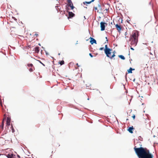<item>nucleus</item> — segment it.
Returning <instances> with one entry per match:
<instances>
[{
  "label": "nucleus",
  "instance_id": "21",
  "mask_svg": "<svg viewBox=\"0 0 158 158\" xmlns=\"http://www.w3.org/2000/svg\"><path fill=\"white\" fill-rule=\"evenodd\" d=\"M132 117L134 119H135V114H133L132 116Z\"/></svg>",
  "mask_w": 158,
  "mask_h": 158
},
{
  "label": "nucleus",
  "instance_id": "24",
  "mask_svg": "<svg viewBox=\"0 0 158 158\" xmlns=\"http://www.w3.org/2000/svg\"><path fill=\"white\" fill-rule=\"evenodd\" d=\"M89 55L91 57H93V56L92 55V54L90 53L89 54Z\"/></svg>",
  "mask_w": 158,
  "mask_h": 158
},
{
  "label": "nucleus",
  "instance_id": "33",
  "mask_svg": "<svg viewBox=\"0 0 158 158\" xmlns=\"http://www.w3.org/2000/svg\"><path fill=\"white\" fill-rule=\"evenodd\" d=\"M129 120V119L128 118H127V120Z\"/></svg>",
  "mask_w": 158,
  "mask_h": 158
},
{
  "label": "nucleus",
  "instance_id": "4",
  "mask_svg": "<svg viewBox=\"0 0 158 158\" xmlns=\"http://www.w3.org/2000/svg\"><path fill=\"white\" fill-rule=\"evenodd\" d=\"M10 119L9 117H7L6 119V129L9 130V127L10 126Z\"/></svg>",
  "mask_w": 158,
  "mask_h": 158
},
{
  "label": "nucleus",
  "instance_id": "3",
  "mask_svg": "<svg viewBox=\"0 0 158 158\" xmlns=\"http://www.w3.org/2000/svg\"><path fill=\"white\" fill-rule=\"evenodd\" d=\"M104 50L106 56L110 59H112L115 56V54L114 52L112 56H111V51H112V49L108 48L107 45H105V49Z\"/></svg>",
  "mask_w": 158,
  "mask_h": 158
},
{
  "label": "nucleus",
  "instance_id": "12",
  "mask_svg": "<svg viewBox=\"0 0 158 158\" xmlns=\"http://www.w3.org/2000/svg\"><path fill=\"white\" fill-rule=\"evenodd\" d=\"M35 52L36 53H38L39 52V48L36 47L35 48Z\"/></svg>",
  "mask_w": 158,
  "mask_h": 158
},
{
  "label": "nucleus",
  "instance_id": "7",
  "mask_svg": "<svg viewBox=\"0 0 158 158\" xmlns=\"http://www.w3.org/2000/svg\"><path fill=\"white\" fill-rule=\"evenodd\" d=\"M67 2H68V6L70 7L71 8V9H73L74 7L73 6V4L71 0H66Z\"/></svg>",
  "mask_w": 158,
  "mask_h": 158
},
{
  "label": "nucleus",
  "instance_id": "23",
  "mask_svg": "<svg viewBox=\"0 0 158 158\" xmlns=\"http://www.w3.org/2000/svg\"><path fill=\"white\" fill-rule=\"evenodd\" d=\"M3 116H4V118H5L6 119V114H4L3 115Z\"/></svg>",
  "mask_w": 158,
  "mask_h": 158
},
{
  "label": "nucleus",
  "instance_id": "27",
  "mask_svg": "<svg viewBox=\"0 0 158 158\" xmlns=\"http://www.w3.org/2000/svg\"><path fill=\"white\" fill-rule=\"evenodd\" d=\"M34 35H36V36H37L38 35V34H37L36 33H35V34Z\"/></svg>",
  "mask_w": 158,
  "mask_h": 158
},
{
  "label": "nucleus",
  "instance_id": "25",
  "mask_svg": "<svg viewBox=\"0 0 158 158\" xmlns=\"http://www.w3.org/2000/svg\"><path fill=\"white\" fill-rule=\"evenodd\" d=\"M131 49L133 50H134V49L133 48H131Z\"/></svg>",
  "mask_w": 158,
  "mask_h": 158
},
{
  "label": "nucleus",
  "instance_id": "26",
  "mask_svg": "<svg viewBox=\"0 0 158 158\" xmlns=\"http://www.w3.org/2000/svg\"><path fill=\"white\" fill-rule=\"evenodd\" d=\"M94 8L95 10H97V7H94Z\"/></svg>",
  "mask_w": 158,
  "mask_h": 158
},
{
  "label": "nucleus",
  "instance_id": "6",
  "mask_svg": "<svg viewBox=\"0 0 158 158\" xmlns=\"http://www.w3.org/2000/svg\"><path fill=\"white\" fill-rule=\"evenodd\" d=\"M107 25V24L105 22H101L100 23V27L101 31H103L105 30V27Z\"/></svg>",
  "mask_w": 158,
  "mask_h": 158
},
{
  "label": "nucleus",
  "instance_id": "14",
  "mask_svg": "<svg viewBox=\"0 0 158 158\" xmlns=\"http://www.w3.org/2000/svg\"><path fill=\"white\" fill-rule=\"evenodd\" d=\"M2 128H1V131H3V127L4 126V122H3V121H2Z\"/></svg>",
  "mask_w": 158,
  "mask_h": 158
},
{
  "label": "nucleus",
  "instance_id": "10",
  "mask_svg": "<svg viewBox=\"0 0 158 158\" xmlns=\"http://www.w3.org/2000/svg\"><path fill=\"white\" fill-rule=\"evenodd\" d=\"M69 17L68 18H72L75 15L72 12H69Z\"/></svg>",
  "mask_w": 158,
  "mask_h": 158
},
{
  "label": "nucleus",
  "instance_id": "31",
  "mask_svg": "<svg viewBox=\"0 0 158 158\" xmlns=\"http://www.w3.org/2000/svg\"><path fill=\"white\" fill-rule=\"evenodd\" d=\"M40 62L43 65L44 64L41 61H40Z\"/></svg>",
  "mask_w": 158,
  "mask_h": 158
},
{
  "label": "nucleus",
  "instance_id": "2",
  "mask_svg": "<svg viewBox=\"0 0 158 158\" xmlns=\"http://www.w3.org/2000/svg\"><path fill=\"white\" fill-rule=\"evenodd\" d=\"M139 32L136 30L132 31L130 37L131 45L133 46H135L138 42V38L139 36Z\"/></svg>",
  "mask_w": 158,
  "mask_h": 158
},
{
  "label": "nucleus",
  "instance_id": "1",
  "mask_svg": "<svg viewBox=\"0 0 158 158\" xmlns=\"http://www.w3.org/2000/svg\"><path fill=\"white\" fill-rule=\"evenodd\" d=\"M134 149L139 158H153V155L147 148L140 147L139 148L135 146Z\"/></svg>",
  "mask_w": 158,
  "mask_h": 158
},
{
  "label": "nucleus",
  "instance_id": "30",
  "mask_svg": "<svg viewBox=\"0 0 158 158\" xmlns=\"http://www.w3.org/2000/svg\"><path fill=\"white\" fill-rule=\"evenodd\" d=\"M2 128V125H0V128L1 129Z\"/></svg>",
  "mask_w": 158,
  "mask_h": 158
},
{
  "label": "nucleus",
  "instance_id": "19",
  "mask_svg": "<svg viewBox=\"0 0 158 158\" xmlns=\"http://www.w3.org/2000/svg\"><path fill=\"white\" fill-rule=\"evenodd\" d=\"M10 128H11V130H12V132H14V129H13V126L12 125H11L10 126Z\"/></svg>",
  "mask_w": 158,
  "mask_h": 158
},
{
  "label": "nucleus",
  "instance_id": "28",
  "mask_svg": "<svg viewBox=\"0 0 158 158\" xmlns=\"http://www.w3.org/2000/svg\"><path fill=\"white\" fill-rule=\"evenodd\" d=\"M6 120V118H3V120H2V121H3V122H4V120Z\"/></svg>",
  "mask_w": 158,
  "mask_h": 158
},
{
  "label": "nucleus",
  "instance_id": "17",
  "mask_svg": "<svg viewBox=\"0 0 158 158\" xmlns=\"http://www.w3.org/2000/svg\"><path fill=\"white\" fill-rule=\"evenodd\" d=\"M59 63L61 65H62L64 64V60H61L60 62Z\"/></svg>",
  "mask_w": 158,
  "mask_h": 158
},
{
  "label": "nucleus",
  "instance_id": "20",
  "mask_svg": "<svg viewBox=\"0 0 158 158\" xmlns=\"http://www.w3.org/2000/svg\"><path fill=\"white\" fill-rule=\"evenodd\" d=\"M12 156H13L12 154H11V155L8 154L7 156L8 157V158H12Z\"/></svg>",
  "mask_w": 158,
  "mask_h": 158
},
{
  "label": "nucleus",
  "instance_id": "9",
  "mask_svg": "<svg viewBox=\"0 0 158 158\" xmlns=\"http://www.w3.org/2000/svg\"><path fill=\"white\" fill-rule=\"evenodd\" d=\"M90 43L91 44H93L94 43L97 44L96 41L94 39L91 37H90Z\"/></svg>",
  "mask_w": 158,
  "mask_h": 158
},
{
  "label": "nucleus",
  "instance_id": "18",
  "mask_svg": "<svg viewBox=\"0 0 158 158\" xmlns=\"http://www.w3.org/2000/svg\"><path fill=\"white\" fill-rule=\"evenodd\" d=\"M0 104H1V106L2 107V112H3V113H4V109L3 108V106H2V103L1 102Z\"/></svg>",
  "mask_w": 158,
  "mask_h": 158
},
{
  "label": "nucleus",
  "instance_id": "34",
  "mask_svg": "<svg viewBox=\"0 0 158 158\" xmlns=\"http://www.w3.org/2000/svg\"><path fill=\"white\" fill-rule=\"evenodd\" d=\"M60 55V53H59L58 54V55Z\"/></svg>",
  "mask_w": 158,
  "mask_h": 158
},
{
  "label": "nucleus",
  "instance_id": "15",
  "mask_svg": "<svg viewBox=\"0 0 158 158\" xmlns=\"http://www.w3.org/2000/svg\"><path fill=\"white\" fill-rule=\"evenodd\" d=\"M118 56L119 58H120L122 60H124L125 59V57L122 55H119Z\"/></svg>",
  "mask_w": 158,
  "mask_h": 158
},
{
  "label": "nucleus",
  "instance_id": "11",
  "mask_svg": "<svg viewBox=\"0 0 158 158\" xmlns=\"http://www.w3.org/2000/svg\"><path fill=\"white\" fill-rule=\"evenodd\" d=\"M134 129L133 127V126L131 127H129L128 129V131L131 133H133L132 130Z\"/></svg>",
  "mask_w": 158,
  "mask_h": 158
},
{
  "label": "nucleus",
  "instance_id": "22",
  "mask_svg": "<svg viewBox=\"0 0 158 158\" xmlns=\"http://www.w3.org/2000/svg\"><path fill=\"white\" fill-rule=\"evenodd\" d=\"M103 49H104V48H103V47L100 48H99V50H103Z\"/></svg>",
  "mask_w": 158,
  "mask_h": 158
},
{
  "label": "nucleus",
  "instance_id": "32",
  "mask_svg": "<svg viewBox=\"0 0 158 158\" xmlns=\"http://www.w3.org/2000/svg\"><path fill=\"white\" fill-rule=\"evenodd\" d=\"M76 65H77V66H78V63H77V64H76Z\"/></svg>",
  "mask_w": 158,
  "mask_h": 158
},
{
  "label": "nucleus",
  "instance_id": "35",
  "mask_svg": "<svg viewBox=\"0 0 158 158\" xmlns=\"http://www.w3.org/2000/svg\"><path fill=\"white\" fill-rule=\"evenodd\" d=\"M10 129L9 131L10 132Z\"/></svg>",
  "mask_w": 158,
  "mask_h": 158
},
{
  "label": "nucleus",
  "instance_id": "16",
  "mask_svg": "<svg viewBox=\"0 0 158 158\" xmlns=\"http://www.w3.org/2000/svg\"><path fill=\"white\" fill-rule=\"evenodd\" d=\"M94 0H92V1H90V2H84V4H85V3H86V4H89L91 2H94Z\"/></svg>",
  "mask_w": 158,
  "mask_h": 158
},
{
  "label": "nucleus",
  "instance_id": "5",
  "mask_svg": "<svg viewBox=\"0 0 158 158\" xmlns=\"http://www.w3.org/2000/svg\"><path fill=\"white\" fill-rule=\"evenodd\" d=\"M27 66L28 67L30 68L29 70L30 72H31L35 70V68L32 64H28Z\"/></svg>",
  "mask_w": 158,
  "mask_h": 158
},
{
  "label": "nucleus",
  "instance_id": "13",
  "mask_svg": "<svg viewBox=\"0 0 158 158\" xmlns=\"http://www.w3.org/2000/svg\"><path fill=\"white\" fill-rule=\"evenodd\" d=\"M134 69H132L131 68H130L128 70L127 72L128 73H132V70H134Z\"/></svg>",
  "mask_w": 158,
  "mask_h": 158
},
{
  "label": "nucleus",
  "instance_id": "8",
  "mask_svg": "<svg viewBox=\"0 0 158 158\" xmlns=\"http://www.w3.org/2000/svg\"><path fill=\"white\" fill-rule=\"evenodd\" d=\"M116 28L118 32H120L121 30L122 27L120 25H119L118 24H116L115 25Z\"/></svg>",
  "mask_w": 158,
  "mask_h": 158
},
{
  "label": "nucleus",
  "instance_id": "29",
  "mask_svg": "<svg viewBox=\"0 0 158 158\" xmlns=\"http://www.w3.org/2000/svg\"><path fill=\"white\" fill-rule=\"evenodd\" d=\"M18 157L19 158H20V156L19 155H18Z\"/></svg>",
  "mask_w": 158,
  "mask_h": 158
}]
</instances>
